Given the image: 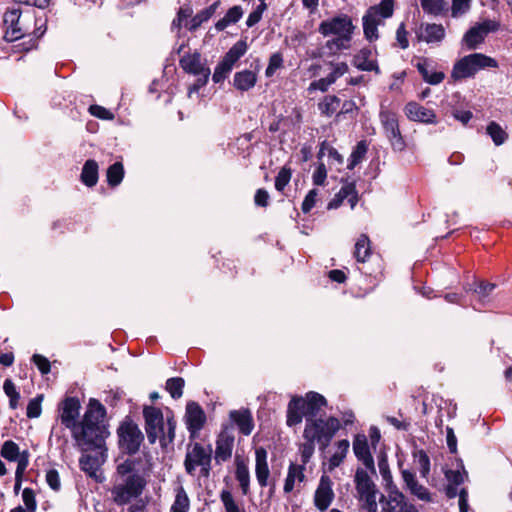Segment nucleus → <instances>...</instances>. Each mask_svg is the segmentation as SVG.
Segmentation results:
<instances>
[{"label": "nucleus", "mask_w": 512, "mask_h": 512, "mask_svg": "<svg viewBox=\"0 0 512 512\" xmlns=\"http://www.w3.org/2000/svg\"><path fill=\"white\" fill-rule=\"evenodd\" d=\"M116 434L120 452L129 457L116 467L122 482L114 484L111 496L117 506H124L143 494L152 471V458L149 452L135 456L144 442V434L129 416L119 424Z\"/></svg>", "instance_id": "f257e3e1"}, {"label": "nucleus", "mask_w": 512, "mask_h": 512, "mask_svg": "<svg viewBox=\"0 0 512 512\" xmlns=\"http://www.w3.org/2000/svg\"><path fill=\"white\" fill-rule=\"evenodd\" d=\"M106 408L97 399L91 398L82 420L71 431L76 446L81 451L103 449L110 435L104 424Z\"/></svg>", "instance_id": "f03ea898"}, {"label": "nucleus", "mask_w": 512, "mask_h": 512, "mask_svg": "<svg viewBox=\"0 0 512 512\" xmlns=\"http://www.w3.org/2000/svg\"><path fill=\"white\" fill-rule=\"evenodd\" d=\"M325 406H327V400L317 392L310 391L305 397L294 396L288 403L286 423L289 427H293L300 424L303 417H305V427H308V423L314 424L317 431L327 432L326 429L330 428V420H335L338 431L340 429V422L336 417L330 416L327 419H316L321 409Z\"/></svg>", "instance_id": "7ed1b4c3"}, {"label": "nucleus", "mask_w": 512, "mask_h": 512, "mask_svg": "<svg viewBox=\"0 0 512 512\" xmlns=\"http://www.w3.org/2000/svg\"><path fill=\"white\" fill-rule=\"evenodd\" d=\"M355 28L352 18L344 13L323 20L319 24L318 32L324 37L335 36L326 41L323 49H327L331 55L349 49Z\"/></svg>", "instance_id": "20e7f679"}, {"label": "nucleus", "mask_w": 512, "mask_h": 512, "mask_svg": "<svg viewBox=\"0 0 512 512\" xmlns=\"http://www.w3.org/2000/svg\"><path fill=\"white\" fill-rule=\"evenodd\" d=\"M330 428L326 429V431H317L316 425L309 424L308 427L304 428L303 437L305 442L302 443L299 447L300 456H301V464L304 467L309 463L315 451V442H317L320 446V449H326L334 435L337 432V423L335 420H330Z\"/></svg>", "instance_id": "39448f33"}, {"label": "nucleus", "mask_w": 512, "mask_h": 512, "mask_svg": "<svg viewBox=\"0 0 512 512\" xmlns=\"http://www.w3.org/2000/svg\"><path fill=\"white\" fill-rule=\"evenodd\" d=\"M497 67L496 59L482 53H473L462 57L454 64L452 77L456 80L466 79L473 77L479 70Z\"/></svg>", "instance_id": "423d86ee"}, {"label": "nucleus", "mask_w": 512, "mask_h": 512, "mask_svg": "<svg viewBox=\"0 0 512 512\" xmlns=\"http://www.w3.org/2000/svg\"><path fill=\"white\" fill-rule=\"evenodd\" d=\"M379 117L384 133L388 138L393 150H404L406 143L399 128L397 115L392 111L385 110L380 112Z\"/></svg>", "instance_id": "0eeeda50"}, {"label": "nucleus", "mask_w": 512, "mask_h": 512, "mask_svg": "<svg viewBox=\"0 0 512 512\" xmlns=\"http://www.w3.org/2000/svg\"><path fill=\"white\" fill-rule=\"evenodd\" d=\"M143 417L145 420V431L150 444H155L159 434L164 430V416L161 409L154 406H145L143 408Z\"/></svg>", "instance_id": "6e6552de"}, {"label": "nucleus", "mask_w": 512, "mask_h": 512, "mask_svg": "<svg viewBox=\"0 0 512 512\" xmlns=\"http://www.w3.org/2000/svg\"><path fill=\"white\" fill-rule=\"evenodd\" d=\"M22 10L20 8H8L3 16V23L6 26L5 39L9 42L17 41L23 32L29 28L21 20Z\"/></svg>", "instance_id": "1a4fd4ad"}, {"label": "nucleus", "mask_w": 512, "mask_h": 512, "mask_svg": "<svg viewBox=\"0 0 512 512\" xmlns=\"http://www.w3.org/2000/svg\"><path fill=\"white\" fill-rule=\"evenodd\" d=\"M24 18H28L30 22L34 21L35 28L32 33H29L28 31L23 32V36L17 40L19 42L14 46V48H16L18 52H29L37 48L38 39L46 32L45 22L38 24V20L30 13L26 14Z\"/></svg>", "instance_id": "9d476101"}, {"label": "nucleus", "mask_w": 512, "mask_h": 512, "mask_svg": "<svg viewBox=\"0 0 512 512\" xmlns=\"http://www.w3.org/2000/svg\"><path fill=\"white\" fill-rule=\"evenodd\" d=\"M81 404L76 397H66L60 404V421L65 428L72 431L76 428L80 421H78L80 415Z\"/></svg>", "instance_id": "9b49d317"}, {"label": "nucleus", "mask_w": 512, "mask_h": 512, "mask_svg": "<svg viewBox=\"0 0 512 512\" xmlns=\"http://www.w3.org/2000/svg\"><path fill=\"white\" fill-rule=\"evenodd\" d=\"M185 421L190 437H196L206 423L205 412L197 402L191 401L187 403Z\"/></svg>", "instance_id": "f8f14e48"}, {"label": "nucleus", "mask_w": 512, "mask_h": 512, "mask_svg": "<svg viewBox=\"0 0 512 512\" xmlns=\"http://www.w3.org/2000/svg\"><path fill=\"white\" fill-rule=\"evenodd\" d=\"M211 446L205 449L200 443H194L192 449L186 453L184 466L189 475H194L196 466L205 464L204 462L211 461L212 456Z\"/></svg>", "instance_id": "ddd939ff"}, {"label": "nucleus", "mask_w": 512, "mask_h": 512, "mask_svg": "<svg viewBox=\"0 0 512 512\" xmlns=\"http://www.w3.org/2000/svg\"><path fill=\"white\" fill-rule=\"evenodd\" d=\"M234 435L227 428L223 429L216 440L215 461L218 464L228 461L234 448Z\"/></svg>", "instance_id": "4468645a"}, {"label": "nucleus", "mask_w": 512, "mask_h": 512, "mask_svg": "<svg viewBox=\"0 0 512 512\" xmlns=\"http://www.w3.org/2000/svg\"><path fill=\"white\" fill-rule=\"evenodd\" d=\"M404 113L410 121L426 124H436V113L415 101L408 102L404 107Z\"/></svg>", "instance_id": "2eb2a0df"}, {"label": "nucleus", "mask_w": 512, "mask_h": 512, "mask_svg": "<svg viewBox=\"0 0 512 512\" xmlns=\"http://www.w3.org/2000/svg\"><path fill=\"white\" fill-rule=\"evenodd\" d=\"M353 451L356 458L372 473H376L374 459L370 452L368 439L364 434H357L353 441Z\"/></svg>", "instance_id": "dca6fc26"}, {"label": "nucleus", "mask_w": 512, "mask_h": 512, "mask_svg": "<svg viewBox=\"0 0 512 512\" xmlns=\"http://www.w3.org/2000/svg\"><path fill=\"white\" fill-rule=\"evenodd\" d=\"M334 499L332 482L328 476H322L315 491L314 504L321 512L328 509Z\"/></svg>", "instance_id": "f3484780"}, {"label": "nucleus", "mask_w": 512, "mask_h": 512, "mask_svg": "<svg viewBox=\"0 0 512 512\" xmlns=\"http://www.w3.org/2000/svg\"><path fill=\"white\" fill-rule=\"evenodd\" d=\"M267 451L264 447H258L255 450V475L261 488L270 485V469L267 461Z\"/></svg>", "instance_id": "a211bd4d"}, {"label": "nucleus", "mask_w": 512, "mask_h": 512, "mask_svg": "<svg viewBox=\"0 0 512 512\" xmlns=\"http://www.w3.org/2000/svg\"><path fill=\"white\" fill-rule=\"evenodd\" d=\"M372 56H373L372 49L369 47H363L354 55L352 64L358 70L367 71V72L373 71L376 74H380L381 71L378 66V62Z\"/></svg>", "instance_id": "6ab92c4d"}, {"label": "nucleus", "mask_w": 512, "mask_h": 512, "mask_svg": "<svg viewBox=\"0 0 512 512\" xmlns=\"http://www.w3.org/2000/svg\"><path fill=\"white\" fill-rule=\"evenodd\" d=\"M229 418L237 426L241 434L248 436L252 433L254 420L248 408L230 411Z\"/></svg>", "instance_id": "aec40b11"}, {"label": "nucleus", "mask_w": 512, "mask_h": 512, "mask_svg": "<svg viewBox=\"0 0 512 512\" xmlns=\"http://www.w3.org/2000/svg\"><path fill=\"white\" fill-rule=\"evenodd\" d=\"M179 65L186 73L195 76L201 74L210 75V69L201 63V55L198 52L182 56L179 60Z\"/></svg>", "instance_id": "412c9836"}, {"label": "nucleus", "mask_w": 512, "mask_h": 512, "mask_svg": "<svg viewBox=\"0 0 512 512\" xmlns=\"http://www.w3.org/2000/svg\"><path fill=\"white\" fill-rule=\"evenodd\" d=\"M423 80L430 85H438L445 79L442 71H433L431 61L427 58H420L415 64Z\"/></svg>", "instance_id": "4be33fe9"}, {"label": "nucleus", "mask_w": 512, "mask_h": 512, "mask_svg": "<svg viewBox=\"0 0 512 512\" xmlns=\"http://www.w3.org/2000/svg\"><path fill=\"white\" fill-rule=\"evenodd\" d=\"M345 199L348 200L351 208H354L358 203V192L354 182H346L335 198L329 203V208H337Z\"/></svg>", "instance_id": "5701e85b"}, {"label": "nucleus", "mask_w": 512, "mask_h": 512, "mask_svg": "<svg viewBox=\"0 0 512 512\" xmlns=\"http://www.w3.org/2000/svg\"><path fill=\"white\" fill-rule=\"evenodd\" d=\"M235 479L238 481L241 492L244 496L250 493V472L245 460L236 457Z\"/></svg>", "instance_id": "b1692460"}, {"label": "nucleus", "mask_w": 512, "mask_h": 512, "mask_svg": "<svg viewBox=\"0 0 512 512\" xmlns=\"http://www.w3.org/2000/svg\"><path fill=\"white\" fill-rule=\"evenodd\" d=\"M355 486L359 496L377 492L375 483L370 478L368 472L362 468L356 470Z\"/></svg>", "instance_id": "393cba45"}, {"label": "nucleus", "mask_w": 512, "mask_h": 512, "mask_svg": "<svg viewBox=\"0 0 512 512\" xmlns=\"http://www.w3.org/2000/svg\"><path fill=\"white\" fill-rule=\"evenodd\" d=\"M305 467L303 465L290 463L288 467L287 476L284 482V493L288 494L293 491L295 482H303L305 480Z\"/></svg>", "instance_id": "a878e982"}, {"label": "nucleus", "mask_w": 512, "mask_h": 512, "mask_svg": "<svg viewBox=\"0 0 512 512\" xmlns=\"http://www.w3.org/2000/svg\"><path fill=\"white\" fill-rule=\"evenodd\" d=\"M257 82V75L251 70L236 72L233 78V85L239 91H248L252 89Z\"/></svg>", "instance_id": "bb28decb"}, {"label": "nucleus", "mask_w": 512, "mask_h": 512, "mask_svg": "<svg viewBox=\"0 0 512 512\" xmlns=\"http://www.w3.org/2000/svg\"><path fill=\"white\" fill-rule=\"evenodd\" d=\"M98 163L94 159H88L81 171L80 180L87 187H94L98 182Z\"/></svg>", "instance_id": "cd10ccee"}, {"label": "nucleus", "mask_w": 512, "mask_h": 512, "mask_svg": "<svg viewBox=\"0 0 512 512\" xmlns=\"http://www.w3.org/2000/svg\"><path fill=\"white\" fill-rule=\"evenodd\" d=\"M371 242L366 234H361L354 247V257L357 262L364 263L371 256Z\"/></svg>", "instance_id": "c85d7f7f"}, {"label": "nucleus", "mask_w": 512, "mask_h": 512, "mask_svg": "<svg viewBox=\"0 0 512 512\" xmlns=\"http://www.w3.org/2000/svg\"><path fill=\"white\" fill-rule=\"evenodd\" d=\"M247 43L243 40L236 42L224 55L222 62L225 66H229L231 69L234 64L247 52Z\"/></svg>", "instance_id": "c756f323"}, {"label": "nucleus", "mask_w": 512, "mask_h": 512, "mask_svg": "<svg viewBox=\"0 0 512 512\" xmlns=\"http://www.w3.org/2000/svg\"><path fill=\"white\" fill-rule=\"evenodd\" d=\"M247 43L243 40L236 42L224 55L222 62L225 66H229L231 69L234 64L247 52Z\"/></svg>", "instance_id": "7c9ffc66"}, {"label": "nucleus", "mask_w": 512, "mask_h": 512, "mask_svg": "<svg viewBox=\"0 0 512 512\" xmlns=\"http://www.w3.org/2000/svg\"><path fill=\"white\" fill-rule=\"evenodd\" d=\"M247 43L243 40L236 42L224 55L222 62L225 66H229L231 69L234 64L247 52Z\"/></svg>", "instance_id": "2f4dec72"}, {"label": "nucleus", "mask_w": 512, "mask_h": 512, "mask_svg": "<svg viewBox=\"0 0 512 512\" xmlns=\"http://www.w3.org/2000/svg\"><path fill=\"white\" fill-rule=\"evenodd\" d=\"M405 499V496L402 492H400L396 486H393L389 490L388 500L384 495H381L379 501L380 503H384L381 512H394L397 507L401 505Z\"/></svg>", "instance_id": "473e14b6"}, {"label": "nucleus", "mask_w": 512, "mask_h": 512, "mask_svg": "<svg viewBox=\"0 0 512 512\" xmlns=\"http://www.w3.org/2000/svg\"><path fill=\"white\" fill-rule=\"evenodd\" d=\"M244 11L240 5L228 9L225 16L215 23L217 31L225 30L229 25L237 23L243 16Z\"/></svg>", "instance_id": "72a5a7b5"}, {"label": "nucleus", "mask_w": 512, "mask_h": 512, "mask_svg": "<svg viewBox=\"0 0 512 512\" xmlns=\"http://www.w3.org/2000/svg\"><path fill=\"white\" fill-rule=\"evenodd\" d=\"M363 21V32L365 38L369 42H373L378 39V25L381 24V21L379 19L375 18L368 12H366L362 18Z\"/></svg>", "instance_id": "f704fd0d"}, {"label": "nucleus", "mask_w": 512, "mask_h": 512, "mask_svg": "<svg viewBox=\"0 0 512 512\" xmlns=\"http://www.w3.org/2000/svg\"><path fill=\"white\" fill-rule=\"evenodd\" d=\"M366 12L382 21L393 15L394 0H381L378 5L371 6Z\"/></svg>", "instance_id": "c9c22d12"}, {"label": "nucleus", "mask_w": 512, "mask_h": 512, "mask_svg": "<svg viewBox=\"0 0 512 512\" xmlns=\"http://www.w3.org/2000/svg\"><path fill=\"white\" fill-rule=\"evenodd\" d=\"M445 37V29L441 24H426L423 40L427 43L441 42Z\"/></svg>", "instance_id": "e433bc0d"}, {"label": "nucleus", "mask_w": 512, "mask_h": 512, "mask_svg": "<svg viewBox=\"0 0 512 512\" xmlns=\"http://www.w3.org/2000/svg\"><path fill=\"white\" fill-rule=\"evenodd\" d=\"M484 39L485 35L477 25L471 27L463 37V41L470 50L476 49L481 43H483Z\"/></svg>", "instance_id": "4c0bfd02"}, {"label": "nucleus", "mask_w": 512, "mask_h": 512, "mask_svg": "<svg viewBox=\"0 0 512 512\" xmlns=\"http://www.w3.org/2000/svg\"><path fill=\"white\" fill-rule=\"evenodd\" d=\"M190 508V500L183 486L176 489L174 502L170 512H188Z\"/></svg>", "instance_id": "58836bf2"}, {"label": "nucleus", "mask_w": 512, "mask_h": 512, "mask_svg": "<svg viewBox=\"0 0 512 512\" xmlns=\"http://www.w3.org/2000/svg\"><path fill=\"white\" fill-rule=\"evenodd\" d=\"M340 103L341 100L337 96L327 95L318 103V109L322 115L330 117L336 112Z\"/></svg>", "instance_id": "ea45409f"}, {"label": "nucleus", "mask_w": 512, "mask_h": 512, "mask_svg": "<svg viewBox=\"0 0 512 512\" xmlns=\"http://www.w3.org/2000/svg\"><path fill=\"white\" fill-rule=\"evenodd\" d=\"M124 177V167L121 162L110 165L106 171L107 183L111 187L118 186Z\"/></svg>", "instance_id": "a19ab883"}, {"label": "nucleus", "mask_w": 512, "mask_h": 512, "mask_svg": "<svg viewBox=\"0 0 512 512\" xmlns=\"http://www.w3.org/2000/svg\"><path fill=\"white\" fill-rule=\"evenodd\" d=\"M368 150V145L365 140L359 141L356 146L353 148L352 153L349 157V162L347 168L349 170H353L362 160L365 158V155Z\"/></svg>", "instance_id": "79ce46f5"}, {"label": "nucleus", "mask_w": 512, "mask_h": 512, "mask_svg": "<svg viewBox=\"0 0 512 512\" xmlns=\"http://www.w3.org/2000/svg\"><path fill=\"white\" fill-rule=\"evenodd\" d=\"M349 441L346 439L337 442L338 451L335 452L329 459V470L332 471L340 466L349 449Z\"/></svg>", "instance_id": "37998d69"}, {"label": "nucleus", "mask_w": 512, "mask_h": 512, "mask_svg": "<svg viewBox=\"0 0 512 512\" xmlns=\"http://www.w3.org/2000/svg\"><path fill=\"white\" fill-rule=\"evenodd\" d=\"M486 132L496 146L502 145L508 139L507 132L495 121L487 125Z\"/></svg>", "instance_id": "c03bdc74"}, {"label": "nucleus", "mask_w": 512, "mask_h": 512, "mask_svg": "<svg viewBox=\"0 0 512 512\" xmlns=\"http://www.w3.org/2000/svg\"><path fill=\"white\" fill-rule=\"evenodd\" d=\"M185 380L182 377H172L166 381L165 389L173 399H179L183 395Z\"/></svg>", "instance_id": "a18cd8bd"}, {"label": "nucleus", "mask_w": 512, "mask_h": 512, "mask_svg": "<svg viewBox=\"0 0 512 512\" xmlns=\"http://www.w3.org/2000/svg\"><path fill=\"white\" fill-rule=\"evenodd\" d=\"M20 449L17 443L7 440L2 444L0 454L7 461L14 462L20 456Z\"/></svg>", "instance_id": "49530a36"}, {"label": "nucleus", "mask_w": 512, "mask_h": 512, "mask_svg": "<svg viewBox=\"0 0 512 512\" xmlns=\"http://www.w3.org/2000/svg\"><path fill=\"white\" fill-rule=\"evenodd\" d=\"M3 390L9 398V407L16 409L19 405L20 394L11 379H6L3 384Z\"/></svg>", "instance_id": "de8ad7c7"}, {"label": "nucleus", "mask_w": 512, "mask_h": 512, "mask_svg": "<svg viewBox=\"0 0 512 512\" xmlns=\"http://www.w3.org/2000/svg\"><path fill=\"white\" fill-rule=\"evenodd\" d=\"M220 500L226 512H246L244 509H241L235 502L234 497L229 490L224 489L221 491Z\"/></svg>", "instance_id": "09e8293b"}, {"label": "nucleus", "mask_w": 512, "mask_h": 512, "mask_svg": "<svg viewBox=\"0 0 512 512\" xmlns=\"http://www.w3.org/2000/svg\"><path fill=\"white\" fill-rule=\"evenodd\" d=\"M413 455L417 458L420 475L426 478L430 473V458L428 454L423 449H419Z\"/></svg>", "instance_id": "8fccbe9b"}, {"label": "nucleus", "mask_w": 512, "mask_h": 512, "mask_svg": "<svg viewBox=\"0 0 512 512\" xmlns=\"http://www.w3.org/2000/svg\"><path fill=\"white\" fill-rule=\"evenodd\" d=\"M176 422L173 418L167 419V432L159 434V440L162 447H166L168 444L173 443L175 439Z\"/></svg>", "instance_id": "3c124183"}, {"label": "nucleus", "mask_w": 512, "mask_h": 512, "mask_svg": "<svg viewBox=\"0 0 512 512\" xmlns=\"http://www.w3.org/2000/svg\"><path fill=\"white\" fill-rule=\"evenodd\" d=\"M421 6L426 13L440 15L445 7L444 0H420Z\"/></svg>", "instance_id": "603ef678"}, {"label": "nucleus", "mask_w": 512, "mask_h": 512, "mask_svg": "<svg viewBox=\"0 0 512 512\" xmlns=\"http://www.w3.org/2000/svg\"><path fill=\"white\" fill-rule=\"evenodd\" d=\"M44 396L42 394L37 395L31 399L27 405L26 415L28 418H38L42 413L41 403Z\"/></svg>", "instance_id": "864d4df0"}, {"label": "nucleus", "mask_w": 512, "mask_h": 512, "mask_svg": "<svg viewBox=\"0 0 512 512\" xmlns=\"http://www.w3.org/2000/svg\"><path fill=\"white\" fill-rule=\"evenodd\" d=\"M291 169L283 167L278 172L277 176L275 177V189L279 192L283 191L284 188L288 185L291 179Z\"/></svg>", "instance_id": "5fc2aeb1"}, {"label": "nucleus", "mask_w": 512, "mask_h": 512, "mask_svg": "<svg viewBox=\"0 0 512 512\" xmlns=\"http://www.w3.org/2000/svg\"><path fill=\"white\" fill-rule=\"evenodd\" d=\"M97 459L91 455H82L79 459V466L82 471L93 475L97 469Z\"/></svg>", "instance_id": "6e6d98bb"}, {"label": "nucleus", "mask_w": 512, "mask_h": 512, "mask_svg": "<svg viewBox=\"0 0 512 512\" xmlns=\"http://www.w3.org/2000/svg\"><path fill=\"white\" fill-rule=\"evenodd\" d=\"M376 494L377 492L365 494L359 496V500L362 502L361 508L366 512H377L378 505L376 502Z\"/></svg>", "instance_id": "4d7b16f0"}, {"label": "nucleus", "mask_w": 512, "mask_h": 512, "mask_svg": "<svg viewBox=\"0 0 512 512\" xmlns=\"http://www.w3.org/2000/svg\"><path fill=\"white\" fill-rule=\"evenodd\" d=\"M22 499L26 506V511L28 512H35L37 509V501L35 498V492L31 488H24L22 492Z\"/></svg>", "instance_id": "13d9d810"}, {"label": "nucleus", "mask_w": 512, "mask_h": 512, "mask_svg": "<svg viewBox=\"0 0 512 512\" xmlns=\"http://www.w3.org/2000/svg\"><path fill=\"white\" fill-rule=\"evenodd\" d=\"M283 65V57L280 53H274L269 58L268 66L265 70V75L267 77H271L274 75L277 69L282 67Z\"/></svg>", "instance_id": "bf43d9fd"}, {"label": "nucleus", "mask_w": 512, "mask_h": 512, "mask_svg": "<svg viewBox=\"0 0 512 512\" xmlns=\"http://www.w3.org/2000/svg\"><path fill=\"white\" fill-rule=\"evenodd\" d=\"M496 285L489 282H479L473 289L474 292L479 296V300L484 302L490 293L495 289Z\"/></svg>", "instance_id": "052dcab7"}, {"label": "nucleus", "mask_w": 512, "mask_h": 512, "mask_svg": "<svg viewBox=\"0 0 512 512\" xmlns=\"http://www.w3.org/2000/svg\"><path fill=\"white\" fill-rule=\"evenodd\" d=\"M192 13L193 11L191 7H181L177 12L176 18L172 21L171 28L180 30L182 27V22L189 18Z\"/></svg>", "instance_id": "680f3d73"}, {"label": "nucleus", "mask_w": 512, "mask_h": 512, "mask_svg": "<svg viewBox=\"0 0 512 512\" xmlns=\"http://www.w3.org/2000/svg\"><path fill=\"white\" fill-rule=\"evenodd\" d=\"M89 112L94 117H97V118L103 119V120H112L114 118V115L110 110L106 109L103 106L96 105V104L91 105L89 107Z\"/></svg>", "instance_id": "e2e57ef3"}, {"label": "nucleus", "mask_w": 512, "mask_h": 512, "mask_svg": "<svg viewBox=\"0 0 512 512\" xmlns=\"http://www.w3.org/2000/svg\"><path fill=\"white\" fill-rule=\"evenodd\" d=\"M32 361L37 366L41 374L46 375L50 372L51 364L50 361L45 356L41 354H34L32 356Z\"/></svg>", "instance_id": "0e129e2a"}, {"label": "nucleus", "mask_w": 512, "mask_h": 512, "mask_svg": "<svg viewBox=\"0 0 512 512\" xmlns=\"http://www.w3.org/2000/svg\"><path fill=\"white\" fill-rule=\"evenodd\" d=\"M231 70L232 69L229 66L228 67L225 66L224 63L222 61H220L214 70V73L212 76L213 82H215V83L223 82L227 78V75L231 72Z\"/></svg>", "instance_id": "69168bd1"}, {"label": "nucleus", "mask_w": 512, "mask_h": 512, "mask_svg": "<svg viewBox=\"0 0 512 512\" xmlns=\"http://www.w3.org/2000/svg\"><path fill=\"white\" fill-rule=\"evenodd\" d=\"M29 457L30 453L28 450H24L20 453V456L18 459H16L15 462H17V468L15 471V475L24 476V473L29 465Z\"/></svg>", "instance_id": "338daca9"}, {"label": "nucleus", "mask_w": 512, "mask_h": 512, "mask_svg": "<svg viewBox=\"0 0 512 512\" xmlns=\"http://www.w3.org/2000/svg\"><path fill=\"white\" fill-rule=\"evenodd\" d=\"M410 492L422 501H431V496L426 487L416 482L409 488Z\"/></svg>", "instance_id": "774afa93"}]
</instances>
